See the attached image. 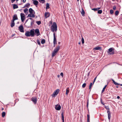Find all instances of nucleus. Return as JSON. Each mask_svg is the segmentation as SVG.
I'll return each mask as SVG.
<instances>
[{
    "label": "nucleus",
    "mask_w": 122,
    "mask_h": 122,
    "mask_svg": "<svg viewBox=\"0 0 122 122\" xmlns=\"http://www.w3.org/2000/svg\"><path fill=\"white\" fill-rule=\"evenodd\" d=\"M51 30L54 33V31H56L57 30V27L56 24V22H54L53 23V25L51 27Z\"/></svg>",
    "instance_id": "1"
},
{
    "label": "nucleus",
    "mask_w": 122,
    "mask_h": 122,
    "mask_svg": "<svg viewBox=\"0 0 122 122\" xmlns=\"http://www.w3.org/2000/svg\"><path fill=\"white\" fill-rule=\"evenodd\" d=\"M60 48V46H58L54 50L53 52L51 55L52 57L54 56L57 53Z\"/></svg>",
    "instance_id": "2"
},
{
    "label": "nucleus",
    "mask_w": 122,
    "mask_h": 122,
    "mask_svg": "<svg viewBox=\"0 0 122 122\" xmlns=\"http://www.w3.org/2000/svg\"><path fill=\"white\" fill-rule=\"evenodd\" d=\"M115 49L113 47L110 48L108 50L107 53L109 55H114L115 53L114 50Z\"/></svg>",
    "instance_id": "3"
},
{
    "label": "nucleus",
    "mask_w": 122,
    "mask_h": 122,
    "mask_svg": "<svg viewBox=\"0 0 122 122\" xmlns=\"http://www.w3.org/2000/svg\"><path fill=\"white\" fill-rule=\"evenodd\" d=\"M32 22H30V23H27L25 24L24 25L26 27L29 28L31 27L32 25L33 26L34 24Z\"/></svg>",
    "instance_id": "4"
},
{
    "label": "nucleus",
    "mask_w": 122,
    "mask_h": 122,
    "mask_svg": "<svg viewBox=\"0 0 122 122\" xmlns=\"http://www.w3.org/2000/svg\"><path fill=\"white\" fill-rule=\"evenodd\" d=\"M59 91V89H58L56 90L53 93L52 95V97H55L58 94Z\"/></svg>",
    "instance_id": "5"
},
{
    "label": "nucleus",
    "mask_w": 122,
    "mask_h": 122,
    "mask_svg": "<svg viewBox=\"0 0 122 122\" xmlns=\"http://www.w3.org/2000/svg\"><path fill=\"white\" fill-rule=\"evenodd\" d=\"M34 31L35 30L34 29H32L30 30V32L31 37H33L35 35Z\"/></svg>",
    "instance_id": "6"
},
{
    "label": "nucleus",
    "mask_w": 122,
    "mask_h": 122,
    "mask_svg": "<svg viewBox=\"0 0 122 122\" xmlns=\"http://www.w3.org/2000/svg\"><path fill=\"white\" fill-rule=\"evenodd\" d=\"M31 99V101H32L35 104H36L37 100L36 97H32Z\"/></svg>",
    "instance_id": "7"
},
{
    "label": "nucleus",
    "mask_w": 122,
    "mask_h": 122,
    "mask_svg": "<svg viewBox=\"0 0 122 122\" xmlns=\"http://www.w3.org/2000/svg\"><path fill=\"white\" fill-rule=\"evenodd\" d=\"M20 15L21 21L23 22L25 18V15L24 13H21Z\"/></svg>",
    "instance_id": "8"
},
{
    "label": "nucleus",
    "mask_w": 122,
    "mask_h": 122,
    "mask_svg": "<svg viewBox=\"0 0 122 122\" xmlns=\"http://www.w3.org/2000/svg\"><path fill=\"white\" fill-rule=\"evenodd\" d=\"M53 37H54V40L53 43L54 44V46H55V45L57 43L56 40V38L55 32L53 33Z\"/></svg>",
    "instance_id": "9"
},
{
    "label": "nucleus",
    "mask_w": 122,
    "mask_h": 122,
    "mask_svg": "<svg viewBox=\"0 0 122 122\" xmlns=\"http://www.w3.org/2000/svg\"><path fill=\"white\" fill-rule=\"evenodd\" d=\"M24 27L22 25H20L19 27V30L21 32H24Z\"/></svg>",
    "instance_id": "10"
},
{
    "label": "nucleus",
    "mask_w": 122,
    "mask_h": 122,
    "mask_svg": "<svg viewBox=\"0 0 122 122\" xmlns=\"http://www.w3.org/2000/svg\"><path fill=\"white\" fill-rule=\"evenodd\" d=\"M35 32L37 36H39L40 35V32L39 30L38 29H36L35 30Z\"/></svg>",
    "instance_id": "11"
},
{
    "label": "nucleus",
    "mask_w": 122,
    "mask_h": 122,
    "mask_svg": "<svg viewBox=\"0 0 122 122\" xmlns=\"http://www.w3.org/2000/svg\"><path fill=\"white\" fill-rule=\"evenodd\" d=\"M18 19L17 15L16 14L14 15L13 17V19L12 20L14 21Z\"/></svg>",
    "instance_id": "12"
},
{
    "label": "nucleus",
    "mask_w": 122,
    "mask_h": 122,
    "mask_svg": "<svg viewBox=\"0 0 122 122\" xmlns=\"http://www.w3.org/2000/svg\"><path fill=\"white\" fill-rule=\"evenodd\" d=\"M50 15V13L49 12H45V16L46 18L49 17Z\"/></svg>",
    "instance_id": "13"
},
{
    "label": "nucleus",
    "mask_w": 122,
    "mask_h": 122,
    "mask_svg": "<svg viewBox=\"0 0 122 122\" xmlns=\"http://www.w3.org/2000/svg\"><path fill=\"white\" fill-rule=\"evenodd\" d=\"M94 50H102V48L101 47L97 46L93 48Z\"/></svg>",
    "instance_id": "14"
},
{
    "label": "nucleus",
    "mask_w": 122,
    "mask_h": 122,
    "mask_svg": "<svg viewBox=\"0 0 122 122\" xmlns=\"http://www.w3.org/2000/svg\"><path fill=\"white\" fill-rule=\"evenodd\" d=\"M61 106L60 105H56L55 107V109L57 110H59L61 109Z\"/></svg>",
    "instance_id": "15"
},
{
    "label": "nucleus",
    "mask_w": 122,
    "mask_h": 122,
    "mask_svg": "<svg viewBox=\"0 0 122 122\" xmlns=\"http://www.w3.org/2000/svg\"><path fill=\"white\" fill-rule=\"evenodd\" d=\"M107 113L108 115V117L109 120L110 121L111 118V113H110V111H107Z\"/></svg>",
    "instance_id": "16"
},
{
    "label": "nucleus",
    "mask_w": 122,
    "mask_h": 122,
    "mask_svg": "<svg viewBox=\"0 0 122 122\" xmlns=\"http://www.w3.org/2000/svg\"><path fill=\"white\" fill-rule=\"evenodd\" d=\"M25 35L27 37H29L31 36L30 31H27L25 34Z\"/></svg>",
    "instance_id": "17"
},
{
    "label": "nucleus",
    "mask_w": 122,
    "mask_h": 122,
    "mask_svg": "<svg viewBox=\"0 0 122 122\" xmlns=\"http://www.w3.org/2000/svg\"><path fill=\"white\" fill-rule=\"evenodd\" d=\"M27 17L34 18L35 17V15L34 14L31 13L29 14L28 15Z\"/></svg>",
    "instance_id": "18"
},
{
    "label": "nucleus",
    "mask_w": 122,
    "mask_h": 122,
    "mask_svg": "<svg viewBox=\"0 0 122 122\" xmlns=\"http://www.w3.org/2000/svg\"><path fill=\"white\" fill-rule=\"evenodd\" d=\"M15 25L14 21L12 20L11 23V27H12L14 26Z\"/></svg>",
    "instance_id": "19"
},
{
    "label": "nucleus",
    "mask_w": 122,
    "mask_h": 122,
    "mask_svg": "<svg viewBox=\"0 0 122 122\" xmlns=\"http://www.w3.org/2000/svg\"><path fill=\"white\" fill-rule=\"evenodd\" d=\"M32 1H33V3L35 5H36L38 4V2L37 0H33Z\"/></svg>",
    "instance_id": "20"
},
{
    "label": "nucleus",
    "mask_w": 122,
    "mask_h": 122,
    "mask_svg": "<svg viewBox=\"0 0 122 122\" xmlns=\"http://www.w3.org/2000/svg\"><path fill=\"white\" fill-rule=\"evenodd\" d=\"M81 13L82 16H85V12L82 8V11L81 12Z\"/></svg>",
    "instance_id": "21"
},
{
    "label": "nucleus",
    "mask_w": 122,
    "mask_h": 122,
    "mask_svg": "<svg viewBox=\"0 0 122 122\" xmlns=\"http://www.w3.org/2000/svg\"><path fill=\"white\" fill-rule=\"evenodd\" d=\"M61 115L62 116V122H64V117L63 116V112H62Z\"/></svg>",
    "instance_id": "22"
},
{
    "label": "nucleus",
    "mask_w": 122,
    "mask_h": 122,
    "mask_svg": "<svg viewBox=\"0 0 122 122\" xmlns=\"http://www.w3.org/2000/svg\"><path fill=\"white\" fill-rule=\"evenodd\" d=\"M29 11L30 14L32 13L33 11L35 12L31 8H30L29 9Z\"/></svg>",
    "instance_id": "23"
},
{
    "label": "nucleus",
    "mask_w": 122,
    "mask_h": 122,
    "mask_svg": "<svg viewBox=\"0 0 122 122\" xmlns=\"http://www.w3.org/2000/svg\"><path fill=\"white\" fill-rule=\"evenodd\" d=\"M69 92V89L68 87L67 88L66 90V95H68V94Z\"/></svg>",
    "instance_id": "24"
},
{
    "label": "nucleus",
    "mask_w": 122,
    "mask_h": 122,
    "mask_svg": "<svg viewBox=\"0 0 122 122\" xmlns=\"http://www.w3.org/2000/svg\"><path fill=\"white\" fill-rule=\"evenodd\" d=\"M30 4L28 3L26 4L23 7L24 8L25 7H26L27 8H28L30 6Z\"/></svg>",
    "instance_id": "25"
},
{
    "label": "nucleus",
    "mask_w": 122,
    "mask_h": 122,
    "mask_svg": "<svg viewBox=\"0 0 122 122\" xmlns=\"http://www.w3.org/2000/svg\"><path fill=\"white\" fill-rule=\"evenodd\" d=\"M112 81H113V83L115 84V85H117L120 84H118V83L116 82L113 79H112Z\"/></svg>",
    "instance_id": "26"
},
{
    "label": "nucleus",
    "mask_w": 122,
    "mask_h": 122,
    "mask_svg": "<svg viewBox=\"0 0 122 122\" xmlns=\"http://www.w3.org/2000/svg\"><path fill=\"white\" fill-rule=\"evenodd\" d=\"M13 8L14 9H15L18 8V6L16 4H13Z\"/></svg>",
    "instance_id": "27"
},
{
    "label": "nucleus",
    "mask_w": 122,
    "mask_h": 122,
    "mask_svg": "<svg viewBox=\"0 0 122 122\" xmlns=\"http://www.w3.org/2000/svg\"><path fill=\"white\" fill-rule=\"evenodd\" d=\"M24 11L25 13H28V9L27 8H25L24 10Z\"/></svg>",
    "instance_id": "28"
},
{
    "label": "nucleus",
    "mask_w": 122,
    "mask_h": 122,
    "mask_svg": "<svg viewBox=\"0 0 122 122\" xmlns=\"http://www.w3.org/2000/svg\"><path fill=\"white\" fill-rule=\"evenodd\" d=\"M41 43L42 44H44L45 42V40L44 39H42L41 42Z\"/></svg>",
    "instance_id": "29"
},
{
    "label": "nucleus",
    "mask_w": 122,
    "mask_h": 122,
    "mask_svg": "<svg viewBox=\"0 0 122 122\" xmlns=\"http://www.w3.org/2000/svg\"><path fill=\"white\" fill-rule=\"evenodd\" d=\"M28 19H30L31 20V22H33V23L34 24V22H35L34 20H33V19L31 18H28Z\"/></svg>",
    "instance_id": "30"
},
{
    "label": "nucleus",
    "mask_w": 122,
    "mask_h": 122,
    "mask_svg": "<svg viewBox=\"0 0 122 122\" xmlns=\"http://www.w3.org/2000/svg\"><path fill=\"white\" fill-rule=\"evenodd\" d=\"M39 2L42 4L44 3L45 2V0H38Z\"/></svg>",
    "instance_id": "31"
},
{
    "label": "nucleus",
    "mask_w": 122,
    "mask_h": 122,
    "mask_svg": "<svg viewBox=\"0 0 122 122\" xmlns=\"http://www.w3.org/2000/svg\"><path fill=\"white\" fill-rule=\"evenodd\" d=\"M46 9H48L50 8L49 7V4L48 3H47L46 4Z\"/></svg>",
    "instance_id": "32"
},
{
    "label": "nucleus",
    "mask_w": 122,
    "mask_h": 122,
    "mask_svg": "<svg viewBox=\"0 0 122 122\" xmlns=\"http://www.w3.org/2000/svg\"><path fill=\"white\" fill-rule=\"evenodd\" d=\"M5 115V112H3L2 114V117H4Z\"/></svg>",
    "instance_id": "33"
},
{
    "label": "nucleus",
    "mask_w": 122,
    "mask_h": 122,
    "mask_svg": "<svg viewBox=\"0 0 122 122\" xmlns=\"http://www.w3.org/2000/svg\"><path fill=\"white\" fill-rule=\"evenodd\" d=\"M105 108L107 110V111H110V109L108 106H105Z\"/></svg>",
    "instance_id": "34"
},
{
    "label": "nucleus",
    "mask_w": 122,
    "mask_h": 122,
    "mask_svg": "<svg viewBox=\"0 0 122 122\" xmlns=\"http://www.w3.org/2000/svg\"><path fill=\"white\" fill-rule=\"evenodd\" d=\"M102 12V10H99L98 11L97 13L99 14H101Z\"/></svg>",
    "instance_id": "35"
},
{
    "label": "nucleus",
    "mask_w": 122,
    "mask_h": 122,
    "mask_svg": "<svg viewBox=\"0 0 122 122\" xmlns=\"http://www.w3.org/2000/svg\"><path fill=\"white\" fill-rule=\"evenodd\" d=\"M36 41V42L38 44V45H39L40 46L41 43L39 41V39H37Z\"/></svg>",
    "instance_id": "36"
},
{
    "label": "nucleus",
    "mask_w": 122,
    "mask_h": 122,
    "mask_svg": "<svg viewBox=\"0 0 122 122\" xmlns=\"http://www.w3.org/2000/svg\"><path fill=\"white\" fill-rule=\"evenodd\" d=\"M107 86V85L103 87V88L102 90V93L104 91L105 89Z\"/></svg>",
    "instance_id": "37"
},
{
    "label": "nucleus",
    "mask_w": 122,
    "mask_h": 122,
    "mask_svg": "<svg viewBox=\"0 0 122 122\" xmlns=\"http://www.w3.org/2000/svg\"><path fill=\"white\" fill-rule=\"evenodd\" d=\"M36 23L38 25H40L41 23V21H36Z\"/></svg>",
    "instance_id": "38"
},
{
    "label": "nucleus",
    "mask_w": 122,
    "mask_h": 122,
    "mask_svg": "<svg viewBox=\"0 0 122 122\" xmlns=\"http://www.w3.org/2000/svg\"><path fill=\"white\" fill-rule=\"evenodd\" d=\"M119 11L118 10H117L115 12V15H117L119 13Z\"/></svg>",
    "instance_id": "39"
},
{
    "label": "nucleus",
    "mask_w": 122,
    "mask_h": 122,
    "mask_svg": "<svg viewBox=\"0 0 122 122\" xmlns=\"http://www.w3.org/2000/svg\"><path fill=\"white\" fill-rule=\"evenodd\" d=\"M81 41H82V44H83L84 43V38L83 37H82L81 38Z\"/></svg>",
    "instance_id": "40"
},
{
    "label": "nucleus",
    "mask_w": 122,
    "mask_h": 122,
    "mask_svg": "<svg viewBox=\"0 0 122 122\" xmlns=\"http://www.w3.org/2000/svg\"><path fill=\"white\" fill-rule=\"evenodd\" d=\"M86 85V84L85 83H84L82 85V87L83 88L85 87Z\"/></svg>",
    "instance_id": "41"
},
{
    "label": "nucleus",
    "mask_w": 122,
    "mask_h": 122,
    "mask_svg": "<svg viewBox=\"0 0 122 122\" xmlns=\"http://www.w3.org/2000/svg\"><path fill=\"white\" fill-rule=\"evenodd\" d=\"M92 83H90V86H89V89H91V86H92Z\"/></svg>",
    "instance_id": "42"
},
{
    "label": "nucleus",
    "mask_w": 122,
    "mask_h": 122,
    "mask_svg": "<svg viewBox=\"0 0 122 122\" xmlns=\"http://www.w3.org/2000/svg\"><path fill=\"white\" fill-rule=\"evenodd\" d=\"M19 0H16L17 4H18V5H21V0H20V3H18V4L17 3V2H18Z\"/></svg>",
    "instance_id": "43"
},
{
    "label": "nucleus",
    "mask_w": 122,
    "mask_h": 122,
    "mask_svg": "<svg viewBox=\"0 0 122 122\" xmlns=\"http://www.w3.org/2000/svg\"><path fill=\"white\" fill-rule=\"evenodd\" d=\"M113 13V10H111L110 11V13L112 14Z\"/></svg>",
    "instance_id": "44"
},
{
    "label": "nucleus",
    "mask_w": 122,
    "mask_h": 122,
    "mask_svg": "<svg viewBox=\"0 0 122 122\" xmlns=\"http://www.w3.org/2000/svg\"><path fill=\"white\" fill-rule=\"evenodd\" d=\"M92 10H94L95 11L97 10V8H93L92 9Z\"/></svg>",
    "instance_id": "45"
},
{
    "label": "nucleus",
    "mask_w": 122,
    "mask_h": 122,
    "mask_svg": "<svg viewBox=\"0 0 122 122\" xmlns=\"http://www.w3.org/2000/svg\"><path fill=\"white\" fill-rule=\"evenodd\" d=\"M87 119H90V115L89 114H88L87 115Z\"/></svg>",
    "instance_id": "46"
},
{
    "label": "nucleus",
    "mask_w": 122,
    "mask_h": 122,
    "mask_svg": "<svg viewBox=\"0 0 122 122\" xmlns=\"http://www.w3.org/2000/svg\"><path fill=\"white\" fill-rule=\"evenodd\" d=\"M101 103L103 105H104L105 104L104 102H102V99H101Z\"/></svg>",
    "instance_id": "47"
},
{
    "label": "nucleus",
    "mask_w": 122,
    "mask_h": 122,
    "mask_svg": "<svg viewBox=\"0 0 122 122\" xmlns=\"http://www.w3.org/2000/svg\"><path fill=\"white\" fill-rule=\"evenodd\" d=\"M96 78H97V77H96L94 79V81H93V84H94V82L95 81V80H96Z\"/></svg>",
    "instance_id": "48"
},
{
    "label": "nucleus",
    "mask_w": 122,
    "mask_h": 122,
    "mask_svg": "<svg viewBox=\"0 0 122 122\" xmlns=\"http://www.w3.org/2000/svg\"><path fill=\"white\" fill-rule=\"evenodd\" d=\"M116 7L115 6H114L113 7V9L114 10H116Z\"/></svg>",
    "instance_id": "49"
},
{
    "label": "nucleus",
    "mask_w": 122,
    "mask_h": 122,
    "mask_svg": "<svg viewBox=\"0 0 122 122\" xmlns=\"http://www.w3.org/2000/svg\"><path fill=\"white\" fill-rule=\"evenodd\" d=\"M62 76V77H63V74L62 72H61L60 74Z\"/></svg>",
    "instance_id": "50"
},
{
    "label": "nucleus",
    "mask_w": 122,
    "mask_h": 122,
    "mask_svg": "<svg viewBox=\"0 0 122 122\" xmlns=\"http://www.w3.org/2000/svg\"><path fill=\"white\" fill-rule=\"evenodd\" d=\"M88 100L87 101V105H86V106H87V107H88Z\"/></svg>",
    "instance_id": "51"
},
{
    "label": "nucleus",
    "mask_w": 122,
    "mask_h": 122,
    "mask_svg": "<svg viewBox=\"0 0 122 122\" xmlns=\"http://www.w3.org/2000/svg\"><path fill=\"white\" fill-rule=\"evenodd\" d=\"M16 0H11V2L12 3H13Z\"/></svg>",
    "instance_id": "52"
},
{
    "label": "nucleus",
    "mask_w": 122,
    "mask_h": 122,
    "mask_svg": "<svg viewBox=\"0 0 122 122\" xmlns=\"http://www.w3.org/2000/svg\"><path fill=\"white\" fill-rule=\"evenodd\" d=\"M106 98H110V97H108V95H107L106 96Z\"/></svg>",
    "instance_id": "53"
},
{
    "label": "nucleus",
    "mask_w": 122,
    "mask_h": 122,
    "mask_svg": "<svg viewBox=\"0 0 122 122\" xmlns=\"http://www.w3.org/2000/svg\"><path fill=\"white\" fill-rule=\"evenodd\" d=\"M50 24H52V21H50Z\"/></svg>",
    "instance_id": "54"
},
{
    "label": "nucleus",
    "mask_w": 122,
    "mask_h": 122,
    "mask_svg": "<svg viewBox=\"0 0 122 122\" xmlns=\"http://www.w3.org/2000/svg\"><path fill=\"white\" fill-rule=\"evenodd\" d=\"M28 19H27L25 23V24H26V23H27V21H28Z\"/></svg>",
    "instance_id": "55"
},
{
    "label": "nucleus",
    "mask_w": 122,
    "mask_h": 122,
    "mask_svg": "<svg viewBox=\"0 0 122 122\" xmlns=\"http://www.w3.org/2000/svg\"><path fill=\"white\" fill-rule=\"evenodd\" d=\"M117 98L118 99H119L120 98V97L119 96H118L117 97Z\"/></svg>",
    "instance_id": "56"
},
{
    "label": "nucleus",
    "mask_w": 122,
    "mask_h": 122,
    "mask_svg": "<svg viewBox=\"0 0 122 122\" xmlns=\"http://www.w3.org/2000/svg\"><path fill=\"white\" fill-rule=\"evenodd\" d=\"M26 1V0H23V3H25Z\"/></svg>",
    "instance_id": "57"
},
{
    "label": "nucleus",
    "mask_w": 122,
    "mask_h": 122,
    "mask_svg": "<svg viewBox=\"0 0 122 122\" xmlns=\"http://www.w3.org/2000/svg\"><path fill=\"white\" fill-rule=\"evenodd\" d=\"M101 9V7L97 8V10H98L99 9Z\"/></svg>",
    "instance_id": "58"
},
{
    "label": "nucleus",
    "mask_w": 122,
    "mask_h": 122,
    "mask_svg": "<svg viewBox=\"0 0 122 122\" xmlns=\"http://www.w3.org/2000/svg\"><path fill=\"white\" fill-rule=\"evenodd\" d=\"M90 119H87V122H90Z\"/></svg>",
    "instance_id": "59"
},
{
    "label": "nucleus",
    "mask_w": 122,
    "mask_h": 122,
    "mask_svg": "<svg viewBox=\"0 0 122 122\" xmlns=\"http://www.w3.org/2000/svg\"><path fill=\"white\" fill-rule=\"evenodd\" d=\"M57 76L58 78H59L60 77V75H58Z\"/></svg>",
    "instance_id": "60"
},
{
    "label": "nucleus",
    "mask_w": 122,
    "mask_h": 122,
    "mask_svg": "<svg viewBox=\"0 0 122 122\" xmlns=\"http://www.w3.org/2000/svg\"><path fill=\"white\" fill-rule=\"evenodd\" d=\"M60 43H61V42H59L58 43V44H60Z\"/></svg>",
    "instance_id": "61"
},
{
    "label": "nucleus",
    "mask_w": 122,
    "mask_h": 122,
    "mask_svg": "<svg viewBox=\"0 0 122 122\" xmlns=\"http://www.w3.org/2000/svg\"><path fill=\"white\" fill-rule=\"evenodd\" d=\"M4 109V108H2L1 110L3 111Z\"/></svg>",
    "instance_id": "62"
},
{
    "label": "nucleus",
    "mask_w": 122,
    "mask_h": 122,
    "mask_svg": "<svg viewBox=\"0 0 122 122\" xmlns=\"http://www.w3.org/2000/svg\"><path fill=\"white\" fill-rule=\"evenodd\" d=\"M116 87L117 88H118V86H116Z\"/></svg>",
    "instance_id": "63"
},
{
    "label": "nucleus",
    "mask_w": 122,
    "mask_h": 122,
    "mask_svg": "<svg viewBox=\"0 0 122 122\" xmlns=\"http://www.w3.org/2000/svg\"><path fill=\"white\" fill-rule=\"evenodd\" d=\"M78 44H80H80H81V43H80V42H79V43H78Z\"/></svg>",
    "instance_id": "64"
}]
</instances>
